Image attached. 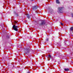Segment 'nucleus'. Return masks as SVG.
<instances>
[{"label":"nucleus","instance_id":"obj_2","mask_svg":"<svg viewBox=\"0 0 73 73\" xmlns=\"http://www.w3.org/2000/svg\"><path fill=\"white\" fill-rule=\"evenodd\" d=\"M13 28L14 31H18L19 30L18 29V28H19V27H18V26H16V25H14L13 26Z\"/></svg>","mask_w":73,"mask_h":73},{"label":"nucleus","instance_id":"obj_21","mask_svg":"<svg viewBox=\"0 0 73 73\" xmlns=\"http://www.w3.org/2000/svg\"><path fill=\"white\" fill-rule=\"evenodd\" d=\"M27 73H30V72L29 71L28 72H27Z\"/></svg>","mask_w":73,"mask_h":73},{"label":"nucleus","instance_id":"obj_5","mask_svg":"<svg viewBox=\"0 0 73 73\" xmlns=\"http://www.w3.org/2000/svg\"><path fill=\"white\" fill-rule=\"evenodd\" d=\"M37 8H38V6L37 5L34 6L32 7V9L33 11L37 9Z\"/></svg>","mask_w":73,"mask_h":73},{"label":"nucleus","instance_id":"obj_11","mask_svg":"<svg viewBox=\"0 0 73 73\" xmlns=\"http://www.w3.org/2000/svg\"><path fill=\"white\" fill-rule=\"evenodd\" d=\"M29 58H30V59L32 58V55H30L29 56Z\"/></svg>","mask_w":73,"mask_h":73},{"label":"nucleus","instance_id":"obj_12","mask_svg":"<svg viewBox=\"0 0 73 73\" xmlns=\"http://www.w3.org/2000/svg\"><path fill=\"white\" fill-rule=\"evenodd\" d=\"M18 47H19V48H21V45H18Z\"/></svg>","mask_w":73,"mask_h":73},{"label":"nucleus","instance_id":"obj_4","mask_svg":"<svg viewBox=\"0 0 73 73\" xmlns=\"http://www.w3.org/2000/svg\"><path fill=\"white\" fill-rule=\"evenodd\" d=\"M62 9H63V7H59L58 8V10L60 13H62Z\"/></svg>","mask_w":73,"mask_h":73},{"label":"nucleus","instance_id":"obj_9","mask_svg":"<svg viewBox=\"0 0 73 73\" xmlns=\"http://www.w3.org/2000/svg\"><path fill=\"white\" fill-rule=\"evenodd\" d=\"M73 27H71L70 28V31H73Z\"/></svg>","mask_w":73,"mask_h":73},{"label":"nucleus","instance_id":"obj_8","mask_svg":"<svg viewBox=\"0 0 73 73\" xmlns=\"http://www.w3.org/2000/svg\"><path fill=\"white\" fill-rule=\"evenodd\" d=\"M27 17L28 18V19H29V18H30V15H29V14H27Z\"/></svg>","mask_w":73,"mask_h":73},{"label":"nucleus","instance_id":"obj_1","mask_svg":"<svg viewBox=\"0 0 73 73\" xmlns=\"http://www.w3.org/2000/svg\"><path fill=\"white\" fill-rule=\"evenodd\" d=\"M23 51L26 54H28L31 52V51H32V50H31V48H30V46H28L26 48H24Z\"/></svg>","mask_w":73,"mask_h":73},{"label":"nucleus","instance_id":"obj_19","mask_svg":"<svg viewBox=\"0 0 73 73\" xmlns=\"http://www.w3.org/2000/svg\"><path fill=\"white\" fill-rule=\"evenodd\" d=\"M70 61H71V62H72V63H73V61H72V60H71Z\"/></svg>","mask_w":73,"mask_h":73},{"label":"nucleus","instance_id":"obj_15","mask_svg":"<svg viewBox=\"0 0 73 73\" xmlns=\"http://www.w3.org/2000/svg\"><path fill=\"white\" fill-rule=\"evenodd\" d=\"M48 40H49V39H48V38H47L46 39V41H48Z\"/></svg>","mask_w":73,"mask_h":73},{"label":"nucleus","instance_id":"obj_10","mask_svg":"<svg viewBox=\"0 0 73 73\" xmlns=\"http://www.w3.org/2000/svg\"><path fill=\"white\" fill-rule=\"evenodd\" d=\"M48 56V57H49V58H51L52 57V56L51 55H49Z\"/></svg>","mask_w":73,"mask_h":73},{"label":"nucleus","instance_id":"obj_24","mask_svg":"<svg viewBox=\"0 0 73 73\" xmlns=\"http://www.w3.org/2000/svg\"><path fill=\"white\" fill-rule=\"evenodd\" d=\"M20 45H21V44H20Z\"/></svg>","mask_w":73,"mask_h":73},{"label":"nucleus","instance_id":"obj_14","mask_svg":"<svg viewBox=\"0 0 73 73\" xmlns=\"http://www.w3.org/2000/svg\"><path fill=\"white\" fill-rule=\"evenodd\" d=\"M6 37L8 38H9V36L8 35Z\"/></svg>","mask_w":73,"mask_h":73},{"label":"nucleus","instance_id":"obj_20","mask_svg":"<svg viewBox=\"0 0 73 73\" xmlns=\"http://www.w3.org/2000/svg\"><path fill=\"white\" fill-rule=\"evenodd\" d=\"M72 17H73V14H72Z\"/></svg>","mask_w":73,"mask_h":73},{"label":"nucleus","instance_id":"obj_22","mask_svg":"<svg viewBox=\"0 0 73 73\" xmlns=\"http://www.w3.org/2000/svg\"><path fill=\"white\" fill-rule=\"evenodd\" d=\"M5 44H6V42H5Z\"/></svg>","mask_w":73,"mask_h":73},{"label":"nucleus","instance_id":"obj_17","mask_svg":"<svg viewBox=\"0 0 73 73\" xmlns=\"http://www.w3.org/2000/svg\"><path fill=\"white\" fill-rule=\"evenodd\" d=\"M14 23L15 24H17V22H16V21H15Z\"/></svg>","mask_w":73,"mask_h":73},{"label":"nucleus","instance_id":"obj_23","mask_svg":"<svg viewBox=\"0 0 73 73\" xmlns=\"http://www.w3.org/2000/svg\"><path fill=\"white\" fill-rule=\"evenodd\" d=\"M32 1H33L34 0H31Z\"/></svg>","mask_w":73,"mask_h":73},{"label":"nucleus","instance_id":"obj_6","mask_svg":"<svg viewBox=\"0 0 73 73\" xmlns=\"http://www.w3.org/2000/svg\"><path fill=\"white\" fill-rule=\"evenodd\" d=\"M64 70L65 71H69V70H70V69L68 68H65L64 69Z\"/></svg>","mask_w":73,"mask_h":73},{"label":"nucleus","instance_id":"obj_7","mask_svg":"<svg viewBox=\"0 0 73 73\" xmlns=\"http://www.w3.org/2000/svg\"><path fill=\"white\" fill-rule=\"evenodd\" d=\"M56 3L57 4H60L59 0H56Z\"/></svg>","mask_w":73,"mask_h":73},{"label":"nucleus","instance_id":"obj_18","mask_svg":"<svg viewBox=\"0 0 73 73\" xmlns=\"http://www.w3.org/2000/svg\"><path fill=\"white\" fill-rule=\"evenodd\" d=\"M14 13H15V14H16V12L14 11Z\"/></svg>","mask_w":73,"mask_h":73},{"label":"nucleus","instance_id":"obj_3","mask_svg":"<svg viewBox=\"0 0 73 73\" xmlns=\"http://www.w3.org/2000/svg\"><path fill=\"white\" fill-rule=\"evenodd\" d=\"M45 21L44 20H42L41 22V23L39 24L40 25V26H42V25H45Z\"/></svg>","mask_w":73,"mask_h":73},{"label":"nucleus","instance_id":"obj_13","mask_svg":"<svg viewBox=\"0 0 73 73\" xmlns=\"http://www.w3.org/2000/svg\"><path fill=\"white\" fill-rule=\"evenodd\" d=\"M16 15V16H17V17H18V16H19V14H15Z\"/></svg>","mask_w":73,"mask_h":73},{"label":"nucleus","instance_id":"obj_16","mask_svg":"<svg viewBox=\"0 0 73 73\" xmlns=\"http://www.w3.org/2000/svg\"><path fill=\"white\" fill-rule=\"evenodd\" d=\"M60 24H61V25H63V23H60Z\"/></svg>","mask_w":73,"mask_h":73}]
</instances>
